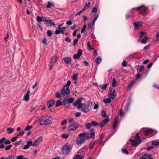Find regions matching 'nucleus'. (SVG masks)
Masks as SVG:
<instances>
[{
  "label": "nucleus",
  "mask_w": 159,
  "mask_h": 159,
  "mask_svg": "<svg viewBox=\"0 0 159 159\" xmlns=\"http://www.w3.org/2000/svg\"><path fill=\"white\" fill-rule=\"evenodd\" d=\"M89 138V133H86L85 132L80 133L79 134L76 139V143L78 145L81 144L84 142L85 139H88Z\"/></svg>",
  "instance_id": "f257e3e1"
},
{
  "label": "nucleus",
  "mask_w": 159,
  "mask_h": 159,
  "mask_svg": "<svg viewBox=\"0 0 159 159\" xmlns=\"http://www.w3.org/2000/svg\"><path fill=\"white\" fill-rule=\"evenodd\" d=\"M72 148V147L68 143H67L66 145L62 146L61 148V152L62 154L65 156L68 155Z\"/></svg>",
  "instance_id": "f03ea898"
},
{
  "label": "nucleus",
  "mask_w": 159,
  "mask_h": 159,
  "mask_svg": "<svg viewBox=\"0 0 159 159\" xmlns=\"http://www.w3.org/2000/svg\"><path fill=\"white\" fill-rule=\"evenodd\" d=\"M52 118L51 116H45L40 120L39 124L41 125H48L52 122Z\"/></svg>",
  "instance_id": "7ed1b4c3"
},
{
  "label": "nucleus",
  "mask_w": 159,
  "mask_h": 159,
  "mask_svg": "<svg viewBox=\"0 0 159 159\" xmlns=\"http://www.w3.org/2000/svg\"><path fill=\"white\" fill-rule=\"evenodd\" d=\"M79 125V124L77 122L72 123L68 126V131H72L75 130L78 128Z\"/></svg>",
  "instance_id": "20e7f679"
},
{
  "label": "nucleus",
  "mask_w": 159,
  "mask_h": 159,
  "mask_svg": "<svg viewBox=\"0 0 159 159\" xmlns=\"http://www.w3.org/2000/svg\"><path fill=\"white\" fill-rule=\"evenodd\" d=\"M70 91L69 88L68 86H66V85H64L63 88L61 91V94L64 96L66 94L67 95L69 94Z\"/></svg>",
  "instance_id": "39448f33"
},
{
  "label": "nucleus",
  "mask_w": 159,
  "mask_h": 159,
  "mask_svg": "<svg viewBox=\"0 0 159 159\" xmlns=\"http://www.w3.org/2000/svg\"><path fill=\"white\" fill-rule=\"evenodd\" d=\"M43 139L42 137L40 136L34 140V142L32 141V146H38L42 142Z\"/></svg>",
  "instance_id": "423d86ee"
},
{
  "label": "nucleus",
  "mask_w": 159,
  "mask_h": 159,
  "mask_svg": "<svg viewBox=\"0 0 159 159\" xmlns=\"http://www.w3.org/2000/svg\"><path fill=\"white\" fill-rule=\"evenodd\" d=\"M146 9V7L144 5H142L138 7L137 10L138 11H139V14H143L145 12Z\"/></svg>",
  "instance_id": "0eeeda50"
},
{
  "label": "nucleus",
  "mask_w": 159,
  "mask_h": 159,
  "mask_svg": "<svg viewBox=\"0 0 159 159\" xmlns=\"http://www.w3.org/2000/svg\"><path fill=\"white\" fill-rule=\"evenodd\" d=\"M89 104L88 103H85L81 109V111L85 113L89 112Z\"/></svg>",
  "instance_id": "6e6552de"
},
{
  "label": "nucleus",
  "mask_w": 159,
  "mask_h": 159,
  "mask_svg": "<svg viewBox=\"0 0 159 159\" xmlns=\"http://www.w3.org/2000/svg\"><path fill=\"white\" fill-rule=\"evenodd\" d=\"M109 121V118H107L103 120L100 123H99L100 126L101 127H103L105 125L107 124Z\"/></svg>",
  "instance_id": "1a4fd4ad"
},
{
  "label": "nucleus",
  "mask_w": 159,
  "mask_h": 159,
  "mask_svg": "<svg viewBox=\"0 0 159 159\" xmlns=\"http://www.w3.org/2000/svg\"><path fill=\"white\" fill-rule=\"evenodd\" d=\"M66 29V28L65 27H61L58 29H56L55 31V34H58L60 33H61L62 34H64V32Z\"/></svg>",
  "instance_id": "9d476101"
},
{
  "label": "nucleus",
  "mask_w": 159,
  "mask_h": 159,
  "mask_svg": "<svg viewBox=\"0 0 159 159\" xmlns=\"http://www.w3.org/2000/svg\"><path fill=\"white\" fill-rule=\"evenodd\" d=\"M143 23L142 21H136L134 23V29L136 30L142 26Z\"/></svg>",
  "instance_id": "9b49d317"
},
{
  "label": "nucleus",
  "mask_w": 159,
  "mask_h": 159,
  "mask_svg": "<svg viewBox=\"0 0 159 159\" xmlns=\"http://www.w3.org/2000/svg\"><path fill=\"white\" fill-rule=\"evenodd\" d=\"M30 146H32V140H29L27 142V144L23 146V148L24 149H27Z\"/></svg>",
  "instance_id": "f8f14e48"
},
{
  "label": "nucleus",
  "mask_w": 159,
  "mask_h": 159,
  "mask_svg": "<svg viewBox=\"0 0 159 159\" xmlns=\"http://www.w3.org/2000/svg\"><path fill=\"white\" fill-rule=\"evenodd\" d=\"M55 101L54 99L49 101L47 103V106L49 108L53 107L55 104Z\"/></svg>",
  "instance_id": "ddd939ff"
},
{
  "label": "nucleus",
  "mask_w": 159,
  "mask_h": 159,
  "mask_svg": "<svg viewBox=\"0 0 159 159\" xmlns=\"http://www.w3.org/2000/svg\"><path fill=\"white\" fill-rule=\"evenodd\" d=\"M153 130L151 129H149L145 130L144 132V134L146 136H148L153 132Z\"/></svg>",
  "instance_id": "4468645a"
},
{
  "label": "nucleus",
  "mask_w": 159,
  "mask_h": 159,
  "mask_svg": "<svg viewBox=\"0 0 159 159\" xmlns=\"http://www.w3.org/2000/svg\"><path fill=\"white\" fill-rule=\"evenodd\" d=\"M116 91L115 90H114L112 92L110 93L109 97H110L111 98L113 99L115 98L116 97Z\"/></svg>",
  "instance_id": "2eb2a0df"
},
{
  "label": "nucleus",
  "mask_w": 159,
  "mask_h": 159,
  "mask_svg": "<svg viewBox=\"0 0 159 159\" xmlns=\"http://www.w3.org/2000/svg\"><path fill=\"white\" fill-rule=\"evenodd\" d=\"M64 61L65 63H69L71 61V58L69 57H66L63 58Z\"/></svg>",
  "instance_id": "dca6fc26"
},
{
  "label": "nucleus",
  "mask_w": 159,
  "mask_h": 159,
  "mask_svg": "<svg viewBox=\"0 0 159 159\" xmlns=\"http://www.w3.org/2000/svg\"><path fill=\"white\" fill-rule=\"evenodd\" d=\"M30 93V91L28 90L26 94L25 95L24 98L23 100L26 101H28L29 99V94Z\"/></svg>",
  "instance_id": "f3484780"
},
{
  "label": "nucleus",
  "mask_w": 159,
  "mask_h": 159,
  "mask_svg": "<svg viewBox=\"0 0 159 159\" xmlns=\"http://www.w3.org/2000/svg\"><path fill=\"white\" fill-rule=\"evenodd\" d=\"M118 117L117 116H116L115 117L114 121V125H113L112 127L113 129H115L117 126V125L118 123Z\"/></svg>",
  "instance_id": "a211bd4d"
},
{
  "label": "nucleus",
  "mask_w": 159,
  "mask_h": 159,
  "mask_svg": "<svg viewBox=\"0 0 159 159\" xmlns=\"http://www.w3.org/2000/svg\"><path fill=\"white\" fill-rule=\"evenodd\" d=\"M6 138L3 137L0 139V148H3L4 147V145L3 143L5 141Z\"/></svg>",
  "instance_id": "6ab92c4d"
},
{
  "label": "nucleus",
  "mask_w": 159,
  "mask_h": 159,
  "mask_svg": "<svg viewBox=\"0 0 159 159\" xmlns=\"http://www.w3.org/2000/svg\"><path fill=\"white\" fill-rule=\"evenodd\" d=\"M68 100L67 98L65 97L63 101V103L65 107H69L68 106H66V105L68 104V102H67Z\"/></svg>",
  "instance_id": "aec40b11"
},
{
  "label": "nucleus",
  "mask_w": 159,
  "mask_h": 159,
  "mask_svg": "<svg viewBox=\"0 0 159 159\" xmlns=\"http://www.w3.org/2000/svg\"><path fill=\"white\" fill-rule=\"evenodd\" d=\"M152 145L156 146L159 144V140H152L151 142Z\"/></svg>",
  "instance_id": "412c9836"
},
{
  "label": "nucleus",
  "mask_w": 159,
  "mask_h": 159,
  "mask_svg": "<svg viewBox=\"0 0 159 159\" xmlns=\"http://www.w3.org/2000/svg\"><path fill=\"white\" fill-rule=\"evenodd\" d=\"M139 143H139V142L138 143V142L137 141L134 140H132L131 142V145L135 147L137 146Z\"/></svg>",
  "instance_id": "4be33fe9"
},
{
  "label": "nucleus",
  "mask_w": 159,
  "mask_h": 159,
  "mask_svg": "<svg viewBox=\"0 0 159 159\" xmlns=\"http://www.w3.org/2000/svg\"><path fill=\"white\" fill-rule=\"evenodd\" d=\"M144 66L143 65H140L137 68V70L138 73H140L143 70Z\"/></svg>",
  "instance_id": "5701e85b"
},
{
  "label": "nucleus",
  "mask_w": 159,
  "mask_h": 159,
  "mask_svg": "<svg viewBox=\"0 0 159 159\" xmlns=\"http://www.w3.org/2000/svg\"><path fill=\"white\" fill-rule=\"evenodd\" d=\"M90 138L93 139L95 138L94 130L93 129H91L90 131Z\"/></svg>",
  "instance_id": "b1692460"
},
{
  "label": "nucleus",
  "mask_w": 159,
  "mask_h": 159,
  "mask_svg": "<svg viewBox=\"0 0 159 159\" xmlns=\"http://www.w3.org/2000/svg\"><path fill=\"white\" fill-rule=\"evenodd\" d=\"M111 102V99L110 98H104L103 99V102L106 104L110 103Z\"/></svg>",
  "instance_id": "393cba45"
},
{
  "label": "nucleus",
  "mask_w": 159,
  "mask_h": 159,
  "mask_svg": "<svg viewBox=\"0 0 159 159\" xmlns=\"http://www.w3.org/2000/svg\"><path fill=\"white\" fill-rule=\"evenodd\" d=\"M135 139L139 143H140L141 142L140 138L138 134H136L135 136Z\"/></svg>",
  "instance_id": "a878e982"
},
{
  "label": "nucleus",
  "mask_w": 159,
  "mask_h": 159,
  "mask_svg": "<svg viewBox=\"0 0 159 159\" xmlns=\"http://www.w3.org/2000/svg\"><path fill=\"white\" fill-rule=\"evenodd\" d=\"M90 7V3L89 2L88 3L86 4L85 5L84 7L82 9V11H84L85 10L89 8Z\"/></svg>",
  "instance_id": "bb28decb"
},
{
  "label": "nucleus",
  "mask_w": 159,
  "mask_h": 159,
  "mask_svg": "<svg viewBox=\"0 0 159 159\" xmlns=\"http://www.w3.org/2000/svg\"><path fill=\"white\" fill-rule=\"evenodd\" d=\"M54 5L53 3H51L50 2H48V4L47 6H46V7L48 8H50L53 7Z\"/></svg>",
  "instance_id": "cd10ccee"
},
{
  "label": "nucleus",
  "mask_w": 159,
  "mask_h": 159,
  "mask_svg": "<svg viewBox=\"0 0 159 159\" xmlns=\"http://www.w3.org/2000/svg\"><path fill=\"white\" fill-rule=\"evenodd\" d=\"M14 131V129L11 127H9L7 129V131L9 134H11Z\"/></svg>",
  "instance_id": "c85d7f7f"
},
{
  "label": "nucleus",
  "mask_w": 159,
  "mask_h": 159,
  "mask_svg": "<svg viewBox=\"0 0 159 159\" xmlns=\"http://www.w3.org/2000/svg\"><path fill=\"white\" fill-rule=\"evenodd\" d=\"M148 158V154H145L140 156L139 159H147Z\"/></svg>",
  "instance_id": "c756f323"
},
{
  "label": "nucleus",
  "mask_w": 159,
  "mask_h": 159,
  "mask_svg": "<svg viewBox=\"0 0 159 159\" xmlns=\"http://www.w3.org/2000/svg\"><path fill=\"white\" fill-rule=\"evenodd\" d=\"M47 23L50 26H54L55 25L54 23L51 20H49Z\"/></svg>",
  "instance_id": "7c9ffc66"
},
{
  "label": "nucleus",
  "mask_w": 159,
  "mask_h": 159,
  "mask_svg": "<svg viewBox=\"0 0 159 159\" xmlns=\"http://www.w3.org/2000/svg\"><path fill=\"white\" fill-rule=\"evenodd\" d=\"M107 86V84L101 85L99 87L100 88L103 90H106Z\"/></svg>",
  "instance_id": "2f4dec72"
},
{
  "label": "nucleus",
  "mask_w": 159,
  "mask_h": 159,
  "mask_svg": "<svg viewBox=\"0 0 159 159\" xmlns=\"http://www.w3.org/2000/svg\"><path fill=\"white\" fill-rule=\"evenodd\" d=\"M16 157L11 154L6 157L5 159H15V157Z\"/></svg>",
  "instance_id": "473e14b6"
},
{
  "label": "nucleus",
  "mask_w": 159,
  "mask_h": 159,
  "mask_svg": "<svg viewBox=\"0 0 159 159\" xmlns=\"http://www.w3.org/2000/svg\"><path fill=\"white\" fill-rule=\"evenodd\" d=\"M136 83V82L133 81H132L131 83L129 84L128 86V89H130Z\"/></svg>",
  "instance_id": "72a5a7b5"
},
{
  "label": "nucleus",
  "mask_w": 159,
  "mask_h": 159,
  "mask_svg": "<svg viewBox=\"0 0 159 159\" xmlns=\"http://www.w3.org/2000/svg\"><path fill=\"white\" fill-rule=\"evenodd\" d=\"M146 33L144 32H141L140 34V39H141L144 36H145Z\"/></svg>",
  "instance_id": "f704fd0d"
},
{
  "label": "nucleus",
  "mask_w": 159,
  "mask_h": 159,
  "mask_svg": "<svg viewBox=\"0 0 159 159\" xmlns=\"http://www.w3.org/2000/svg\"><path fill=\"white\" fill-rule=\"evenodd\" d=\"M102 61V59L100 57H98L96 59V62L98 64H99Z\"/></svg>",
  "instance_id": "c9c22d12"
},
{
  "label": "nucleus",
  "mask_w": 159,
  "mask_h": 159,
  "mask_svg": "<svg viewBox=\"0 0 159 159\" xmlns=\"http://www.w3.org/2000/svg\"><path fill=\"white\" fill-rule=\"evenodd\" d=\"M62 103L61 101L60 100H58L57 102L55 105V106L56 107H57L60 106H61V105H62Z\"/></svg>",
  "instance_id": "e433bc0d"
},
{
  "label": "nucleus",
  "mask_w": 159,
  "mask_h": 159,
  "mask_svg": "<svg viewBox=\"0 0 159 159\" xmlns=\"http://www.w3.org/2000/svg\"><path fill=\"white\" fill-rule=\"evenodd\" d=\"M73 159H83V157H81L79 155H76L75 156Z\"/></svg>",
  "instance_id": "4c0bfd02"
},
{
  "label": "nucleus",
  "mask_w": 159,
  "mask_h": 159,
  "mask_svg": "<svg viewBox=\"0 0 159 159\" xmlns=\"http://www.w3.org/2000/svg\"><path fill=\"white\" fill-rule=\"evenodd\" d=\"M25 131H24V130L21 131L18 133V134L17 135V136L18 137H19L20 136H22L23 135Z\"/></svg>",
  "instance_id": "58836bf2"
},
{
  "label": "nucleus",
  "mask_w": 159,
  "mask_h": 159,
  "mask_svg": "<svg viewBox=\"0 0 159 159\" xmlns=\"http://www.w3.org/2000/svg\"><path fill=\"white\" fill-rule=\"evenodd\" d=\"M58 58L57 57H53L51 60V62L52 63H54L56 62V61L58 60Z\"/></svg>",
  "instance_id": "ea45409f"
},
{
  "label": "nucleus",
  "mask_w": 159,
  "mask_h": 159,
  "mask_svg": "<svg viewBox=\"0 0 159 159\" xmlns=\"http://www.w3.org/2000/svg\"><path fill=\"white\" fill-rule=\"evenodd\" d=\"M148 39V38L146 36L144 37V39H143L141 41V43H146V40Z\"/></svg>",
  "instance_id": "a19ab883"
},
{
  "label": "nucleus",
  "mask_w": 159,
  "mask_h": 159,
  "mask_svg": "<svg viewBox=\"0 0 159 159\" xmlns=\"http://www.w3.org/2000/svg\"><path fill=\"white\" fill-rule=\"evenodd\" d=\"M101 115L103 117H106L107 115L105 111L103 110H102L101 113Z\"/></svg>",
  "instance_id": "79ce46f5"
},
{
  "label": "nucleus",
  "mask_w": 159,
  "mask_h": 159,
  "mask_svg": "<svg viewBox=\"0 0 159 159\" xmlns=\"http://www.w3.org/2000/svg\"><path fill=\"white\" fill-rule=\"evenodd\" d=\"M91 124L92 126H96L98 125H99V123H98L94 121H92L91 123Z\"/></svg>",
  "instance_id": "37998d69"
},
{
  "label": "nucleus",
  "mask_w": 159,
  "mask_h": 159,
  "mask_svg": "<svg viewBox=\"0 0 159 159\" xmlns=\"http://www.w3.org/2000/svg\"><path fill=\"white\" fill-rule=\"evenodd\" d=\"M68 99L67 102H68V103H73L74 100V98H70Z\"/></svg>",
  "instance_id": "c03bdc74"
},
{
  "label": "nucleus",
  "mask_w": 159,
  "mask_h": 159,
  "mask_svg": "<svg viewBox=\"0 0 159 159\" xmlns=\"http://www.w3.org/2000/svg\"><path fill=\"white\" fill-rule=\"evenodd\" d=\"M94 144H95V142H92L90 143L89 145V148L90 149H92L93 148L94 146Z\"/></svg>",
  "instance_id": "a18cd8bd"
},
{
  "label": "nucleus",
  "mask_w": 159,
  "mask_h": 159,
  "mask_svg": "<svg viewBox=\"0 0 159 159\" xmlns=\"http://www.w3.org/2000/svg\"><path fill=\"white\" fill-rule=\"evenodd\" d=\"M32 128V126H30L29 125H28L25 128V130L26 131H28L29 130Z\"/></svg>",
  "instance_id": "49530a36"
},
{
  "label": "nucleus",
  "mask_w": 159,
  "mask_h": 159,
  "mask_svg": "<svg viewBox=\"0 0 159 159\" xmlns=\"http://www.w3.org/2000/svg\"><path fill=\"white\" fill-rule=\"evenodd\" d=\"M94 24H93L91 22H89L88 25V27L89 29H91Z\"/></svg>",
  "instance_id": "de8ad7c7"
},
{
  "label": "nucleus",
  "mask_w": 159,
  "mask_h": 159,
  "mask_svg": "<svg viewBox=\"0 0 159 159\" xmlns=\"http://www.w3.org/2000/svg\"><path fill=\"white\" fill-rule=\"evenodd\" d=\"M86 27V25L85 24H84V26L81 30V33H83L85 31Z\"/></svg>",
  "instance_id": "09e8293b"
},
{
  "label": "nucleus",
  "mask_w": 159,
  "mask_h": 159,
  "mask_svg": "<svg viewBox=\"0 0 159 159\" xmlns=\"http://www.w3.org/2000/svg\"><path fill=\"white\" fill-rule=\"evenodd\" d=\"M37 20L39 22H41L42 21V18L38 16H37Z\"/></svg>",
  "instance_id": "8fccbe9b"
},
{
  "label": "nucleus",
  "mask_w": 159,
  "mask_h": 159,
  "mask_svg": "<svg viewBox=\"0 0 159 159\" xmlns=\"http://www.w3.org/2000/svg\"><path fill=\"white\" fill-rule=\"evenodd\" d=\"M12 147V146L10 144L9 145L6 146V147L5 148V149L6 150H10L11 147Z\"/></svg>",
  "instance_id": "3c124183"
},
{
  "label": "nucleus",
  "mask_w": 159,
  "mask_h": 159,
  "mask_svg": "<svg viewBox=\"0 0 159 159\" xmlns=\"http://www.w3.org/2000/svg\"><path fill=\"white\" fill-rule=\"evenodd\" d=\"M122 152L124 154H129V152H128V151L125 149H122Z\"/></svg>",
  "instance_id": "603ef678"
},
{
  "label": "nucleus",
  "mask_w": 159,
  "mask_h": 159,
  "mask_svg": "<svg viewBox=\"0 0 159 159\" xmlns=\"http://www.w3.org/2000/svg\"><path fill=\"white\" fill-rule=\"evenodd\" d=\"M72 79L73 80H76L78 79V75L77 74H75L72 77Z\"/></svg>",
  "instance_id": "864d4df0"
},
{
  "label": "nucleus",
  "mask_w": 159,
  "mask_h": 159,
  "mask_svg": "<svg viewBox=\"0 0 159 159\" xmlns=\"http://www.w3.org/2000/svg\"><path fill=\"white\" fill-rule=\"evenodd\" d=\"M68 135L66 134H63L61 135V136L62 138H65V139H67L68 137Z\"/></svg>",
  "instance_id": "5fc2aeb1"
},
{
  "label": "nucleus",
  "mask_w": 159,
  "mask_h": 159,
  "mask_svg": "<svg viewBox=\"0 0 159 159\" xmlns=\"http://www.w3.org/2000/svg\"><path fill=\"white\" fill-rule=\"evenodd\" d=\"M116 83V81L115 80V79H113L112 80V86L113 87H115Z\"/></svg>",
  "instance_id": "6e6d98bb"
},
{
  "label": "nucleus",
  "mask_w": 159,
  "mask_h": 159,
  "mask_svg": "<svg viewBox=\"0 0 159 159\" xmlns=\"http://www.w3.org/2000/svg\"><path fill=\"white\" fill-rule=\"evenodd\" d=\"M80 57L77 54H75L74 55L73 57L75 59H77L80 58Z\"/></svg>",
  "instance_id": "4d7b16f0"
},
{
  "label": "nucleus",
  "mask_w": 159,
  "mask_h": 159,
  "mask_svg": "<svg viewBox=\"0 0 159 159\" xmlns=\"http://www.w3.org/2000/svg\"><path fill=\"white\" fill-rule=\"evenodd\" d=\"M47 34L50 37L52 34V33L51 30H48L47 31Z\"/></svg>",
  "instance_id": "13d9d810"
},
{
  "label": "nucleus",
  "mask_w": 159,
  "mask_h": 159,
  "mask_svg": "<svg viewBox=\"0 0 159 159\" xmlns=\"http://www.w3.org/2000/svg\"><path fill=\"white\" fill-rule=\"evenodd\" d=\"M91 124L90 123H89L86 125V128L87 129H89L91 127Z\"/></svg>",
  "instance_id": "bf43d9fd"
},
{
  "label": "nucleus",
  "mask_w": 159,
  "mask_h": 159,
  "mask_svg": "<svg viewBox=\"0 0 159 159\" xmlns=\"http://www.w3.org/2000/svg\"><path fill=\"white\" fill-rule=\"evenodd\" d=\"M124 113L123 112L121 109L120 110V115L121 116H123L124 115Z\"/></svg>",
  "instance_id": "052dcab7"
},
{
  "label": "nucleus",
  "mask_w": 159,
  "mask_h": 159,
  "mask_svg": "<svg viewBox=\"0 0 159 159\" xmlns=\"http://www.w3.org/2000/svg\"><path fill=\"white\" fill-rule=\"evenodd\" d=\"M43 21L44 22H45L47 23L48 20H49V18L47 17H43Z\"/></svg>",
  "instance_id": "680f3d73"
},
{
  "label": "nucleus",
  "mask_w": 159,
  "mask_h": 159,
  "mask_svg": "<svg viewBox=\"0 0 159 159\" xmlns=\"http://www.w3.org/2000/svg\"><path fill=\"white\" fill-rule=\"evenodd\" d=\"M82 54V51L81 49H79L78 50L77 52V55L79 56L80 57L81 55Z\"/></svg>",
  "instance_id": "e2e57ef3"
},
{
  "label": "nucleus",
  "mask_w": 159,
  "mask_h": 159,
  "mask_svg": "<svg viewBox=\"0 0 159 159\" xmlns=\"http://www.w3.org/2000/svg\"><path fill=\"white\" fill-rule=\"evenodd\" d=\"M83 98H79L76 101L79 104L80 103H81L80 102L83 100Z\"/></svg>",
  "instance_id": "0e129e2a"
},
{
  "label": "nucleus",
  "mask_w": 159,
  "mask_h": 159,
  "mask_svg": "<svg viewBox=\"0 0 159 159\" xmlns=\"http://www.w3.org/2000/svg\"><path fill=\"white\" fill-rule=\"evenodd\" d=\"M23 156L21 155H19L16 157H15V159H23Z\"/></svg>",
  "instance_id": "69168bd1"
},
{
  "label": "nucleus",
  "mask_w": 159,
  "mask_h": 159,
  "mask_svg": "<svg viewBox=\"0 0 159 159\" xmlns=\"http://www.w3.org/2000/svg\"><path fill=\"white\" fill-rule=\"evenodd\" d=\"M4 143L5 144H9L11 143V141L9 140H7L6 141L5 140Z\"/></svg>",
  "instance_id": "338daca9"
},
{
  "label": "nucleus",
  "mask_w": 159,
  "mask_h": 159,
  "mask_svg": "<svg viewBox=\"0 0 159 159\" xmlns=\"http://www.w3.org/2000/svg\"><path fill=\"white\" fill-rule=\"evenodd\" d=\"M56 96L57 98H60L61 97V94L59 92H57L56 94Z\"/></svg>",
  "instance_id": "774afa93"
}]
</instances>
